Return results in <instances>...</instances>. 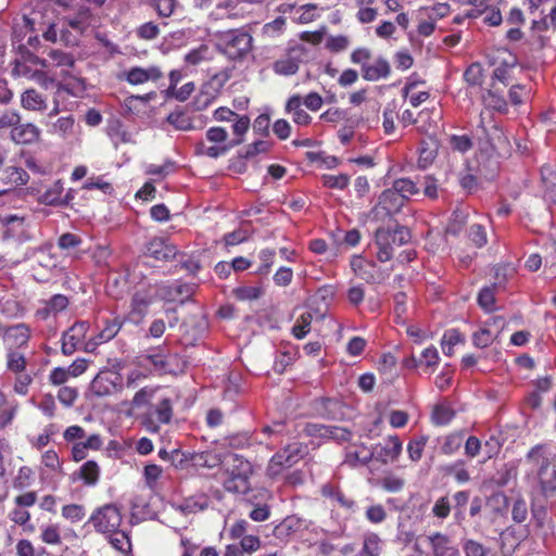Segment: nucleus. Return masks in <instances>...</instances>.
<instances>
[{"instance_id": "obj_28", "label": "nucleus", "mask_w": 556, "mask_h": 556, "mask_svg": "<svg viewBox=\"0 0 556 556\" xmlns=\"http://www.w3.org/2000/svg\"><path fill=\"white\" fill-rule=\"evenodd\" d=\"M105 536L116 551L125 555L131 552V541L127 532L117 528L114 532L106 533Z\"/></svg>"}, {"instance_id": "obj_60", "label": "nucleus", "mask_w": 556, "mask_h": 556, "mask_svg": "<svg viewBox=\"0 0 556 556\" xmlns=\"http://www.w3.org/2000/svg\"><path fill=\"white\" fill-rule=\"evenodd\" d=\"M463 443V435L460 433H453L445 438L444 443L442 444V453L445 455L454 454Z\"/></svg>"}, {"instance_id": "obj_35", "label": "nucleus", "mask_w": 556, "mask_h": 556, "mask_svg": "<svg viewBox=\"0 0 556 556\" xmlns=\"http://www.w3.org/2000/svg\"><path fill=\"white\" fill-rule=\"evenodd\" d=\"M312 321L313 314L311 312L302 313L292 327V334L299 340L303 339L311 331Z\"/></svg>"}, {"instance_id": "obj_7", "label": "nucleus", "mask_w": 556, "mask_h": 556, "mask_svg": "<svg viewBox=\"0 0 556 556\" xmlns=\"http://www.w3.org/2000/svg\"><path fill=\"white\" fill-rule=\"evenodd\" d=\"M88 523L92 525L98 533L105 535L121 527L122 515L115 504H105L92 511Z\"/></svg>"}, {"instance_id": "obj_37", "label": "nucleus", "mask_w": 556, "mask_h": 556, "mask_svg": "<svg viewBox=\"0 0 556 556\" xmlns=\"http://www.w3.org/2000/svg\"><path fill=\"white\" fill-rule=\"evenodd\" d=\"M17 410L16 403H9L7 396L0 391V427L8 426Z\"/></svg>"}, {"instance_id": "obj_47", "label": "nucleus", "mask_w": 556, "mask_h": 556, "mask_svg": "<svg viewBox=\"0 0 556 556\" xmlns=\"http://www.w3.org/2000/svg\"><path fill=\"white\" fill-rule=\"evenodd\" d=\"M233 122L235 123L232 125V131L237 136V138L233 141H231L230 144L232 147L238 146L243 142V136L250 127V118L245 115H243V116L238 115L233 119Z\"/></svg>"}, {"instance_id": "obj_31", "label": "nucleus", "mask_w": 556, "mask_h": 556, "mask_svg": "<svg viewBox=\"0 0 556 556\" xmlns=\"http://www.w3.org/2000/svg\"><path fill=\"white\" fill-rule=\"evenodd\" d=\"M482 101L484 105L489 109L495 110L500 113L507 112V102L504 99V97L497 92L494 84L492 85L491 89L486 90L482 94Z\"/></svg>"}, {"instance_id": "obj_22", "label": "nucleus", "mask_w": 556, "mask_h": 556, "mask_svg": "<svg viewBox=\"0 0 556 556\" xmlns=\"http://www.w3.org/2000/svg\"><path fill=\"white\" fill-rule=\"evenodd\" d=\"M83 243V238L73 232H64L58 239L59 249L66 252V255H73L76 258L79 257L77 253Z\"/></svg>"}, {"instance_id": "obj_64", "label": "nucleus", "mask_w": 556, "mask_h": 556, "mask_svg": "<svg viewBox=\"0 0 556 556\" xmlns=\"http://www.w3.org/2000/svg\"><path fill=\"white\" fill-rule=\"evenodd\" d=\"M380 483H381L382 489L388 492H399L405 485L404 479H402L397 476H393V475L383 477L381 479Z\"/></svg>"}, {"instance_id": "obj_40", "label": "nucleus", "mask_w": 556, "mask_h": 556, "mask_svg": "<svg viewBox=\"0 0 556 556\" xmlns=\"http://www.w3.org/2000/svg\"><path fill=\"white\" fill-rule=\"evenodd\" d=\"M26 358L24 354L17 350H8L7 352V368L14 372L21 374L26 368Z\"/></svg>"}, {"instance_id": "obj_50", "label": "nucleus", "mask_w": 556, "mask_h": 556, "mask_svg": "<svg viewBox=\"0 0 556 556\" xmlns=\"http://www.w3.org/2000/svg\"><path fill=\"white\" fill-rule=\"evenodd\" d=\"M86 515V509L80 504H68L64 505L62 508V516L70 520L71 522H79L84 519Z\"/></svg>"}, {"instance_id": "obj_63", "label": "nucleus", "mask_w": 556, "mask_h": 556, "mask_svg": "<svg viewBox=\"0 0 556 556\" xmlns=\"http://www.w3.org/2000/svg\"><path fill=\"white\" fill-rule=\"evenodd\" d=\"M458 181L462 188L466 190L468 193H472L478 190V178L476 175L469 172L459 173Z\"/></svg>"}, {"instance_id": "obj_29", "label": "nucleus", "mask_w": 556, "mask_h": 556, "mask_svg": "<svg viewBox=\"0 0 556 556\" xmlns=\"http://www.w3.org/2000/svg\"><path fill=\"white\" fill-rule=\"evenodd\" d=\"M22 106L29 111H43L47 108L46 99L35 89H27L21 97Z\"/></svg>"}, {"instance_id": "obj_17", "label": "nucleus", "mask_w": 556, "mask_h": 556, "mask_svg": "<svg viewBox=\"0 0 556 556\" xmlns=\"http://www.w3.org/2000/svg\"><path fill=\"white\" fill-rule=\"evenodd\" d=\"M197 289L195 283L175 281L172 285L164 286L162 288L163 298L170 302H180L184 304L186 301L191 299Z\"/></svg>"}, {"instance_id": "obj_9", "label": "nucleus", "mask_w": 556, "mask_h": 556, "mask_svg": "<svg viewBox=\"0 0 556 556\" xmlns=\"http://www.w3.org/2000/svg\"><path fill=\"white\" fill-rule=\"evenodd\" d=\"M351 268L354 274L367 283H380L386 275L382 269L372 261H367L362 256H353Z\"/></svg>"}, {"instance_id": "obj_25", "label": "nucleus", "mask_w": 556, "mask_h": 556, "mask_svg": "<svg viewBox=\"0 0 556 556\" xmlns=\"http://www.w3.org/2000/svg\"><path fill=\"white\" fill-rule=\"evenodd\" d=\"M1 180L5 185H10L12 187L24 186L29 180V175L25 169L17 166H8L3 169Z\"/></svg>"}, {"instance_id": "obj_42", "label": "nucleus", "mask_w": 556, "mask_h": 556, "mask_svg": "<svg viewBox=\"0 0 556 556\" xmlns=\"http://www.w3.org/2000/svg\"><path fill=\"white\" fill-rule=\"evenodd\" d=\"M392 188L404 199V201L419 192L416 184L408 178L396 179L393 182Z\"/></svg>"}, {"instance_id": "obj_52", "label": "nucleus", "mask_w": 556, "mask_h": 556, "mask_svg": "<svg viewBox=\"0 0 556 556\" xmlns=\"http://www.w3.org/2000/svg\"><path fill=\"white\" fill-rule=\"evenodd\" d=\"M466 556H488L489 549L480 542L467 539L462 543Z\"/></svg>"}, {"instance_id": "obj_19", "label": "nucleus", "mask_w": 556, "mask_h": 556, "mask_svg": "<svg viewBox=\"0 0 556 556\" xmlns=\"http://www.w3.org/2000/svg\"><path fill=\"white\" fill-rule=\"evenodd\" d=\"M162 76V72L156 66H150L148 68L136 66L124 73L126 81L130 85H142L150 80L156 81Z\"/></svg>"}, {"instance_id": "obj_56", "label": "nucleus", "mask_w": 556, "mask_h": 556, "mask_svg": "<svg viewBox=\"0 0 556 556\" xmlns=\"http://www.w3.org/2000/svg\"><path fill=\"white\" fill-rule=\"evenodd\" d=\"M9 518L11 521L18 526H26V528L30 531L34 530V527L31 525H28V521L30 520V513L24 507L16 506L9 513Z\"/></svg>"}, {"instance_id": "obj_8", "label": "nucleus", "mask_w": 556, "mask_h": 556, "mask_svg": "<svg viewBox=\"0 0 556 556\" xmlns=\"http://www.w3.org/2000/svg\"><path fill=\"white\" fill-rule=\"evenodd\" d=\"M478 128L481 129L485 142L494 152L500 155L509 153L510 142L500 124L493 122L486 126L483 121H480Z\"/></svg>"}, {"instance_id": "obj_49", "label": "nucleus", "mask_w": 556, "mask_h": 556, "mask_svg": "<svg viewBox=\"0 0 556 556\" xmlns=\"http://www.w3.org/2000/svg\"><path fill=\"white\" fill-rule=\"evenodd\" d=\"M466 83L472 87L481 86L483 83V68L479 63H472L464 73Z\"/></svg>"}, {"instance_id": "obj_4", "label": "nucleus", "mask_w": 556, "mask_h": 556, "mask_svg": "<svg viewBox=\"0 0 556 556\" xmlns=\"http://www.w3.org/2000/svg\"><path fill=\"white\" fill-rule=\"evenodd\" d=\"M409 240L410 232L406 227L378 228L375 235V243L378 249L377 258L381 263L390 261L393 256L394 247H402Z\"/></svg>"}, {"instance_id": "obj_24", "label": "nucleus", "mask_w": 556, "mask_h": 556, "mask_svg": "<svg viewBox=\"0 0 556 556\" xmlns=\"http://www.w3.org/2000/svg\"><path fill=\"white\" fill-rule=\"evenodd\" d=\"M208 507V497L205 494H199L189 496L181 504L177 506V509L184 515L195 514L202 511Z\"/></svg>"}, {"instance_id": "obj_3", "label": "nucleus", "mask_w": 556, "mask_h": 556, "mask_svg": "<svg viewBox=\"0 0 556 556\" xmlns=\"http://www.w3.org/2000/svg\"><path fill=\"white\" fill-rule=\"evenodd\" d=\"M228 475L224 481L226 491L236 494H245L250 489V478L253 473L251 463L237 453H228L224 459Z\"/></svg>"}, {"instance_id": "obj_55", "label": "nucleus", "mask_w": 556, "mask_h": 556, "mask_svg": "<svg viewBox=\"0 0 556 556\" xmlns=\"http://www.w3.org/2000/svg\"><path fill=\"white\" fill-rule=\"evenodd\" d=\"M56 397L61 404L71 407L78 397V390L74 387L63 386L59 389Z\"/></svg>"}, {"instance_id": "obj_48", "label": "nucleus", "mask_w": 556, "mask_h": 556, "mask_svg": "<svg viewBox=\"0 0 556 556\" xmlns=\"http://www.w3.org/2000/svg\"><path fill=\"white\" fill-rule=\"evenodd\" d=\"M321 181L327 188L344 190L349 186L350 177L345 174L323 175Z\"/></svg>"}, {"instance_id": "obj_1", "label": "nucleus", "mask_w": 556, "mask_h": 556, "mask_svg": "<svg viewBox=\"0 0 556 556\" xmlns=\"http://www.w3.org/2000/svg\"><path fill=\"white\" fill-rule=\"evenodd\" d=\"M527 462L536 475L541 491L545 497L556 491V454L544 445H536L527 454Z\"/></svg>"}, {"instance_id": "obj_54", "label": "nucleus", "mask_w": 556, "mask_h": 556, "mask_svg": "<svg viewBox=\"0 0 556 556\" xmlns=\"http://www.w3.org/2000/svg\"><path fill=\"white\" fill-rule=\"evenodd\" d=\"M34 471L27 466H23L18 469L16 477L13 480V486L17 490H23L30 485L33 480Z\"/></svg>"}, {"instance_id": "obj_36", "label": "nucleus", "mask_w": 556, "mask_h": 556, "mask_svg": "<svg viewBox=\"0 0 556 556\" xmlns=\"http://www.w3.org/2000/svg\"><path fill=\"white\" fill-rule=\"evenodd\" d=\"M468 214L463 208H456L446 226V233L457 236L467 223Z\"/></svg>"}, {"instance_id": "obj_16", "label": "nucleus", "mask_w": 556, "mask_h": 556, "mask_svg": "<svg viewBox=\"0 0 556 556\" xmlns=\"http://www.w3.org/2000/svg\"><path fill=\"white\" fill-rule=\"evenodd\" d=\"M30 338V328L26 324H17L7 327L3 334V342L7 350H17L27 345Z\"/></svg>"}, {"instance_id": "obj_13", "label": "nucleus", "mask_w": 556, "mask_h": 556, "mask_svg": "<svg viewBox=\"0 0 556 556\" xmlns=\"http://www.w3.org/2000/svg\"><path fill=\"white\" fill-rule=\"evenodd\" d=\"M118 380V376L110 371L100 372L91 381L90 390L98 397L112 395L121 390Z\"/></svg>"}, {"instance_id": "obj_57", "label": "nucleus", "mask_w": 556, "mask_h": 556, "mask_svg": "<svg viewBox=\"0 0 556 556\" xmlns=\"http://www.w3.org/2000/svg\"><path fill=\"white\" fill-rule=\"evenodd\" d=\"M156 388L144 387L140 389L132 397L131 404L134 407H142L150 403L153 399Z\"/></svg>"}, {"instance_id": "obj_39", "label": "nucleus", "mask_w": 556, "mask_h": 556, "mask_svg": "<svg viewBox=\"0 0 556 556\" xmlns=\"http://www.w3.org/2000/svg\"><path fill=\"white\" fill-rule=\"evenodd\" d=\"M495 289L496 285L484 287L478 294V304L485 312H493L496 309L495 306Z\"/></svg>"}, {"instance_id": "obj_10", "label": "nucleus", "mask_w": 556, "mask_h": 556, "mask_svg": "<svg viewBox=\"0 0 556 556\" xmlns=\"http://www.w3.org/2000/svg\"><path fill=\"white\" fill-rule=\"evenodd\" d=\"M89 329V323L79 320L74 323L66 331L62 334V353L66 356L74 354V352L83 343L87 331Z\"/></svg>"}, {"instance_id": "obj_33", "label": "nucleus", "mask_w": 556, "mask_h": 556, "mask_svg": "<svg viewBox=\"0 0 556 556\" xmlns=\"http://www.w3.org/2000/svg\"><path fill=\"white\" fill-rule=\"evenodd\" d=\"M78 477L87 485H96L100 477V468L94 460L86 462L78 471Z\"/></svg>"}, {"instance_id": "obj_45", "label": "nucleus", "mask_w": 556, "mask_h": 556, "mask_svg": "<svg viewBox=\"0 0 556 556\" xmlns=\"http://www.w3.org/2000/svg\"><path fill=\"white\" fill-rule=\"evenodd\" d=\"M63 186L60 180L40 195V202L46 205H60Z\"/></svg>"}, {"instance_id": "obj_11", "label": "nucleus", "mask_w": 556, "mask_h": 556, "mask_svg": "<svg viewBox=\"0 0 556 556\" xmlns=\"http://www.w3.org/2000/svg\"><path fill=\"white\" fill-rule=\"evenodd\" d=\"M144 254L156 261L167 262L176 256L177 248L167 239L154 237L146 244Z\"/></svg>"}, {"instance_id": "obj_38", "label": "nucleus", "mask_w": 556, "mask_h": 556, "mask_svg": "<svg viewBox=\"0 0 556 556\" xmlns=\"http://www.w3.org/2000/svg\"><path fill=\"white\" fill-rule=\"evenodd\" d=\"M300 60L295 56H287L274 63V71L279 75H293L299 71Z\"/></svg>"}, {"instance_id": "obj_14", "label": "nucleus", "mask_w": 556, "mask_h": 556, "mask_svg": "<svg viewBox=\"0 0 556 556\" xmlns=\"http://www.w3.org/2000/svg\"><path fill=\"white\" fill-rule=\"evenodd\" d=\"M41 136L40 128L33 123H23L22 118L17 123L16 127L10 131V139L22 146L34 144L39 141Z\"/></svg>"}, {"instance_id": "obj_27", "label": "nucleus", "mask_w": 556, "mask_h": 556, "mask_svg": "<svg viewBox=\"0 0 556 556\" xmlns=\"http://www.w3.org/2000/svg\"><path fill=\"white\" fill-rule=\"evenodd\" d=\"M383 549L382 540L377 533L368 532L364 534L363 546L358 556H380Z\"/></svg>"}, {"instance_id": "obj_62", "label": "nucleus", "mask_w": 556, "mask_h": 556, "mask_svg": "<svg viewBox=\"0 0 556 556\" xmlns=\"http://www.w3.org/2000/svg\"><path fill=\"white\" fill-rule=\"evenodd\" d=\"M49 56L59 67H74L75 65L74 56L61 50H51Z\"/></svg>"}, {"instance_id": "obj_6", "label": "nucleus", "mask_w": 556, "mask_h": 556, "mask_svg": "<svg viewBox=\"0 0 556 556\" xmlns=\"http://www.w3.org/2000/svg\"><path fill=\"white\" fill-rule=\"evenodd\" d=\"M305 454L306 446L302 443L293 442L288 444L285 448L273 455L267 465L266 475L271 479L277 478L285 469L299 463Z\"/></svg>"}, {"instance_id": "obj_61", "label": "nucleus", "mask_w": 556, "mask_h": 556, "mask_svg": "<svg viewBox=\"0 0 556 556\" xmlns=\"http://www.w3.org/2000/svg\"><path fill=\"white\" fill-rule=\"evenodd\" d=\"M493 340L494 337L492 332L486 328H482L472 334V343L476 348L479 349H484L491 345Z\"/></svg>"}, {"instance_id": "obj_20", "label": "nucleus", "mask_w": 556, "mask_h": 556, "mask_svg": "<svg viewBox=\"0 0 556 556\" xmlns=\"http://www.w3.org/2000/svg\"><path fill=\"white\" fill-rule=\"evenodd\" d=\"M390 73V64L384 58H378L372 64L364 63L362 66L363 78L368 81H377L381 78H387Z\"/></svg>"}, {"instance_id": "obj_15", "label": "nucleus", "mask_w": 556, "mask_h": 556, "mask_svg": "<svg viewBox=\"0 0 556 556\" xmlns=\"http://www.w3.org/2000/svg\"><path fill=\"white\" fill-rule=\"evenodd\" d=\"M431 556H460L456 545L452 543L450 536L441 532H434L427 536Z\"/></svg>"}, {"instance_id": "obj_5", "label": "nucleus", "mask_w": 556, "mask_h": 556, "mask_svg": "<svg viewBox=\"0 0 556 556\" xmlns=\"http://www.w3.org/2000/svg\"><path fill=\"white\" fill-rule=\"evenodd\" d=\"M509 501L503 492H494L486 497L483 521L493 532L502 531L507 522Z\"/></svg>"}, {"instance_id": "obj_53", "label": "nucleus", "mask_w": 556, "mask_h": 556, "mask_svg": "<svg viewBox=\"0 0 556 556\" xmlns=\"http://www.w3.org/2000/svg\"><path fill=\"white\" fill-rule=\"evenodd\" d=\"M236 298L240 301H253L261 298L263 289L261 287L243 286L233 290Z\"/></svg>"}, {"instance_id": "obj_26", "label": "nucleus", "mask_w": 556, "mask_h": 556, "mask_svg": "<svg viewBox=\"0 0 556 556\" xmlns=\"http://www.w3.org/2000/svg\"><path fill=\"white\" fill-rule=\"evenodd\" d=\"M68 298L64 294H54L45 302V306L38 311L43 318L50 315H56L68 306Z\"/></svg>"}, {"instance_id": "obj_30", "label": "nucleus", "mask_w": 556, "mask_h": 556, "mask_svg": "<svg viewBox=\"0 0 556 556\" xmlns=\"http://www.w3.org/2000/svg\"><path fill=\"white\" fill-rule=\"evenodd\" d=\"M122 326L123 323L118 317L105 319L102 329L94 338V344H101L112 340L119 332Z\"/></svg>"}, {"instance_id": "obj_51", "label": "nucleus", "mask_w": 556, "mask_h": 556, "mask_svg": "<svg viewBox=\"0 0 556 556\" xmlns=\"http://www.w3.org/2000/svg\"><path fill=\"white\" fill-rule=\"evenodd\" d=\"M151 302L152 300L148 294L141 292L135 293L131 299L132 314H138L142 317L147 313Z\"/></svg>"}, {"instance_id": "obj_43", "label": "nucleus", "mask_w": 556, "mask_h": 556, "mask_svg": "<svg viewBox=\"0 0 556 556\" xmlns=\"http://www.w3.org/2000/svg\"><path fill=\"white\" fill-rule=\"evenodd\" d=\"M231 148H232V146L230 143L207 147L204 142H199L195 146V152H197V154H200V155H205L211 159H217V157L226 154Z\"/></svg>"}, {"instance_id": "obj_12", "label": "nucleus", "mask_w": 556, "mask_h": 556, "mask_svg": "<svg viewBox=\"0 0 556 556\" xmlns=\"http://www.w3.org/2000/svg\"><path fill=\"white\" fill-rule=\"evenodd\" d=\"M306 431L309 435L331 439L338 443L350 441L352 438L349 429L339 426L308 424Z\"/></svg>"}, {"instance_id": "obj_32", "label": "nucleus", "mask_w": 556, "mask_h": 556, "mask_svg": "<svg viewBox=\"0 0 556 556\" xmlns=\"http://www.w3.org/2000/svg\"><path fill=\"white\" fill-rule=\"evenodd\" d=\"M166 122L176 130L188 131L194 129L193 121L182 110L169 113Z\"/></svg>"}, {"instance_id": "obj_44", "label": "nucleus", "mask_w": 556, "mask_h": 556, "mask_svg": "<svg viewBox=\"0 0 556 556\" xmlns=\"http://www.w3.org/2000/svg\"><path fill=\"white\" fill-rule=\"evenodd\" d=\"M154 414L156 416V420L160 424H169L173 417V403L170 399L164 397L154 407Z\"/></svg>"}, {"instance_id": "obj_46", "label": "nucleus", "mask_w": 556, "mask_h": 556, "mask_svg": "<svg viewBox=\"0 0 556 556\" xmlns=\"http://www.w3.org/2000/svg\"><path fill=\"white\" fill-rule=\"evenodd\" d=\"M445 473L453 476L458 483H466L470 480V476L465 467L464 460H456L455 463L446 466Z\"/></svg>"}, {"instance_id": "obj_59", "label": "nucleus", "mask_w": 556, "mask_h": 556, "mask_svg": "<svg viewBox=\"0 0 556 556\" xmlns=\"http://www.w3.org/2000/svg\"><path fill=\"white\" fill-rule=\"evenodd\" d=\"M40 538L46 544L59 545L62 543L59 527L55 525L45 527L41 531Z\"/></svg>"}, {"instance_id": "obj_2", "label": "nucleus", "mask_w": 556, "mask_h": 556, "mask_svg": "<svg viewBox=\"0 0 556 556\" xmlns=\"http://www.w3.org/2000/svg\"><path fill=\"white\" fill-rule=\"evenodd\" d=\"M216 50L231 62L244 61L253 49V37L244 28L215 34Z\"/></svg>"}, {"instance_id": "obj_21", "label": "nucleus", "mask_w": 556, "mask_h": 556, "mask_svg": "<svg viewBox=\"0 0 556 556\" xmlns=\"http://www.w3.org/2000/svg\"><path fill=\"white\" fill-rule=\"evenodd\" d=\"M404 199L391 188L380 194L378 205L390 215L397 212L404 205Z\"/></svg>"}, {"instance_id": "obj_58", "label": "nucleus", "mask_w": 556, "mask_h": 556, "mask_svg": "<svg viewBox=\"0 0 556 556\" xmlns=\"http://www.w3.org/2000/svg\"><path fill=\"white\" fill-rule=\"evenodd\" d=\"M250 235L249 229L242 227L225 233L223 240L226 245H237L247 241L250 238Z\"/></svg>"}, {"instance_id": "obj_18", "label": "nucleus", "mask_w": 556, "mask_h": 556, "mask_svg": "<svg viewBox=\"0 0 556 556\" xmlns=\"http://www.w3.org/2000/svg\"><path fill=\"white\" fill-rule=\"evenodd\" d=\"M377 460L382 464L394 462L402 452V442L399 437H389L384 444H377L374 446Z\"/></svg>"}, {"instance_id": "obj_23", "label": "nucleus", "mask_w": 556, "mask_h": 556, "mask_svg": "<svg viewBox=\"0 0 556 556\" xmlns=\"http://www.w3.org/2000/svg\"><path fill=\"white\" fill-rule=\"evenodd\" d=\"M320 492L324 497L330 498L340 507H343L348 510H352L355 506V502L352 498L346 497L344 493L336 485L325 484L321 486Z\"/></svg>"}, {"instance_id": "obj_34", "label": "nucleus", "mask_w": 556, "mask_h": 556, "mask_svg": "<svg viewBox=\"0 0 556 556\" xmlns=\"http://www.w3.org/2000/svg\"><path fill=\"white\" fill-rule=\"evenodd\" d=\"M213 55L207 45H200L198 48L190 50L185 55L186 63L190 65H199L202 62L212 60Z\"/></svg>"}, {"instance_id": "obj_41", "label": "nucleus", "mask_w": 556, "mask_h": 556, "mask_svg": "<svg viewBox=\"0 0 556 556\" xmlns=\"http://www.w3.org/2000/svg\"><path fill=\"white\" fill-rule=\"evenodd\" d=\"M455 417L453 408L446 405L434 406L431 415V420L437 426H446Z\"/></svg>"}]
</instances>
